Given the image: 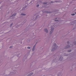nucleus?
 Returning a JSON list of instances; mask_svg holds the SVG:
<instances>
[{
  "label": "nucleus",
  "instance_id": "nucleus-4",
  "mask_svg": "<svg viewBox=\"0 0 76 76\" xmlns=\"http://www.w3.org/2000/svg\"><path fill=\"white\" fill-rule=\"evenodd\" d=\"M44 31H45V32H46L47 33H48V30L47 29H45L44 30Z\"/></svg>",
  "mask_w": 76,
  "mask_h": 76
},
{
  "label": "nucleus",
  "instance_id": "nucleus-3",
  "mask_svg": "<svg viewBox=\"0 0 76 76\" xmlns=\"http://www.w3.org/2000/svg\"><path fill=\"white\" fill-rule=\"evenodd\" d=\"M63 58V57H60V58H59V60H60V61H62Z\"/></svg>",
  "mask_w": 76,
  "mask_h": 76
},
{
  "label": "nucleus",
  "instance_id": "nucleus-5",
  "mask_svg": "<svg viewBox=\"0 0 76 76\" xmlns=\"http://www.w3.org/2000/svg\"><path fill=\"white\" fill-rule=\"evenodd\" d=\"M33 73L32 72L30 74H29V75H28V76H31V75H33Z\"/></svg>",
  "mask_w": 76,
  "mask_h": 76
},
{
  "label": "nucleus",
  "instance_id": "nucleus-6",
  "mask_svg": "<svg viewBox=\"0 0 76 76\" xmlns=\"http://www.w3.org/2000/svg\"><path fill=\"white\" fill-rule=\"evenodd\" d=\"M35 45L33 47V49H32V51H34V49L35 48Z\"/></svg>",
  "mask_w": 76,
  "mask_h": 76
},
{
  "label": "nucleus",
  "instance_id": "nucleus-15",
  "mask_svg": "<svg viewBox=\"0 0 76 76\" xmlns=\"http://www.w3.org/2000/svg\"><path fill=\"white\" fill-rule=\"evenodd\" d=\"M12 25H13V23H12L11 24L10 26H12Z\"/></svg>",
  "mask_w": 76,
  "mask_h": 76
},
{
  "label": "nucleus",
  "instance_id": "nucleus-19",
  "mask_svg": "<svg viewBox=\"0 0 76 76\" xmlns=\"http://www.w3.org/2000/svg\"><path fill=\"white\" fill-rule=\"evenodd\" d=\"M55 27V26H53V27Z\"/></svg>",
  "mask_w": 76,
  "mask_h": 76
},
{
  "label": "nucleus",
  "instance_id": "nucleus-13",
  "mask_svg": "<svg viewBox=\"0 0 76 76\" xmlns=\"http://www.w3.org/2000/svg\"><path fill=\"white\" fill-rule=\"evenodd\" d=\"M43 4H47V3H46V2L44 3Z\"/></svg>",
  "mask_w": 76,
  "mask_h": 76
},
{
  "label": "nucleus",
  "instance_id": "nucleus-21",
  "mask_svg": "<svg viewBox=\"0 0 76 76\" xmlns=\"http://www.w3.org/2000/svg\"><path fill=\"white\" fill-rule=\"evenodd\" d=\"M75 14H76V12L75 13Z\"/></svg>",
  "mask_w": 76,
  "mask_h": 76
},
{
  "label": "nucleus",
  "instance_id": "nucleus-20",
  "mask_svg": "<svg viewBox=\"0 0 76 76\" xmlns=\"http://www.w3.org/2000/svg\"><path fill=\"white\" fill-rule=\"evenodd\" d=\"M51 3H53V1H51Z\"/></svg>",
  "mask_w": 76,
  "mask_h": 76
},
{
  "label": "nucleus",
  "instance_id": "nucleus-9",
  "mask_svg": "<svg viewBox=\"0 0 76 76\" xmlns=\"http://www.w3.org/2000/svg\"><path fill=\"white\" fill-rule=\"evenodd\" d=\"M55 22H57V21H58V20H55Z\"/></svg>",
  "mask_w": 76,
  "mask_h": 76
},
{
  "label": "nucleus",
  "instance_id": "nucleus-16",
  "mask_svg": "<svg viewBox=\"0 0 76 76\" xmlns=\"http://www.w3.org/2000/svg\"><path fill=\"white\" fill-rule=\"evenodd\" d=\"M12 46H10V48H12Z\"/></svg>",
  "mask_w": 76,
  "mask_h": 76
},
{
  "label": "nucleus",
  "instance_id": "nucleus-11",
  "mask_svg": "<svg viewBox=\"0 0 76 76\" xmlns=\"http://www.w3.org/2000/svg\"><path fill=\"white\" fill-rule=\"evenodd\" d=\"M27 48L28 49H30V48H31V47H28Z\"/></svg>",
  "mask_w": 76,
  "mask_h": 76
},
{
  "label": "nucleus",
  "instance_id": "nucleus-12",
  "mask_svg": "<svg viewBox=\"0 0 76 76\" xmlns=\"http://www.w3.org/2000/svg\"><path fill=\"white\" fill-rule=\"evenodd\" d=\"M39 4H38L37 5V7H39Z\"/></svg>",
  "mask_w": 76,
  "mask_h": 76
},
{
  "label": "nucleus",
  "instance_id": "nucleus-18",
  "mask_svg": "<svg viewBox=\"0 0 76 76\" xmlns=\"http://www.w3.org/2000/svg\"><path fill=\"white\" fill-rule=\"evenodd\" d=\"M67 43H68V44H69V42H67Z\"/></svg>",
  "mask_w": 76,
  "mask_h": 76
},
{
  "label": "nucleus",
  "instance_id": "nucleus-17",
  "mask_svg": "<svg viewBox=\"0 0 76 76\" xmlns=\"http://www.w3.org/2000/svg\"><path fill=\"white\" fill-rule=\"evenodd\" d=\"M49 13H51V12H48Z\"/></svg>",
  "mask_w": 76,
  "mask_h": 76
},
{
  "label": "nucleus",
  "instance_id": "nucleus-7",
  "mask_svg": "<svg viewBox=\"0 0 76 76\" xmlns=\"http://www.w3.org/2000/svg\"><path fill=\"white\" fill-rule=\"evenodd\" d=\"M15 15H16V13L12 15V17H13V16H15Z\"/></svg>",
  "mask_w": 76,
  "mask_h": 76
},
{
  "label": "nucleus",
  "instance_id": "nucleus-8",
  "mask_svg": "<svg viewBox=\"0 0 76 76\" xmlns=\"http://www.w3.org/2000/svg\"><path fill=\"white\" fill-rule=\"evenodd\" d=\"M21 15H22L23 16H25V15H26V14H21Z\"/></svg>",
  "mask_w": 76,
  "mask_h": 76
},
{
  "label": "nucleus",
  "instance_id": "nucleus-14",
  "mask_svg": "<svg viewBox=\"0 0 76 76\" xmlns=\"http://www.w3.org/2000/svg\"><path fill=\"white\" fill-rule=\"evenodd\" d=\"M68 52H71V50H68Z\"/></svg>",
  "mask_w": 76,
  "mask_h": 76
},
{
  "label": "nucleus",
  "instance_id": "nucleus-1",
  "mask_svg": "<svg viewBox=\"0 0 76 76\" xmlns=\"http://www.w3.org/2000/svg\"><path fill=\"white\" fill-rule=\"evenodd\" d=\"M53 47H54V48H53L52 49V51H54V50H55V48L56 47V44L55 43L54 44V45H53Z\"/></svg>",
  "mask_w": 76,
  "mask_h": 76
},
{
  "label": "nucleus",
  "instance_id": "nucleus-10",
  "mask_svg": "<svg viewBox=\"0 0 76 76\" xmlns=\"http://www.w3.org/2000/svg\"><path fill=\"white\" fill-rule=\"evenodd\" d=\"M75 15V14H71V15H72V16H74Z\"/></svg>",
  "mask_w": 76,
  "mask_h": 76
},
{
  "label": "nucleus",
  "instance_id": "nucleus-2",
  "mask_svg": "<svg viewBox=\"0 0 76 76\" xmlns=\"http://www.w3.org/2000/svg\"><path fill=\"white\" fill-rule=\"evenodd\" d=\"M51 31H50V34H52V33L53 32V30L54 29V28L53 27H52L51 26Z\"/></svg>",
  "mask_w": 76,
  "mask_h": 76
}]
</instances>
